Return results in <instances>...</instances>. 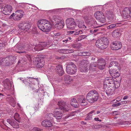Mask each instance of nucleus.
<instances>
[{
	"label": "nucleus",
	"mask_w": 131,
	"mask_h": 131,
	"mask_svg": "<svg viewBox=\"0 0 131 131\" xmlns=\"http://www.w3.org/2000/svg\"><path fill=\"white\" fill-rule=\"evenodd\" d=\"M119 82L114 81L113 79L111 77L106 78L104 82V89L107 94L109 95L112 94L115 89L119 86Z\"/></svg>",
	"instance_id": "f257e3e1"
},
{
	"label": "nucleus",
	"mask_w": 131,
	"mask_h": 131,
	"mask_svg": "<svg viewBox=\"0 0 131 131\" xmlns=\"http://www.w3.org/2000/svg\"><path fill=\"white\" fill-rule=\"evenodd\" d=\"M50 24V22L47 20L42 19L38 21L37 25L39 28L43 31L49 32L51 28Z\"/></svg>",
	"instance_id": "f03ea898"
},
{
	"label": "nucleus",
	"mask_w": 131,
	"mask_h": 131,
	"mask_svg": "<svg viewBox=\"0 0 131 131\" xmlns=\"http://www.w3.org/2000/svg\"><path fill=\"white\" fill-rule=\"evenodd\" d=\"M109 42L108 39L105 37L101 38L96 41L95 44L96 46L101 49L106 48L108 46Z\"/></svg>",
	"instance_id": "7ed1b4c3"
},
{
	"label": "nucleus",
	"mask_w": 131,
	"mask_h": 131,
	"mask_svg": "<svg viewBox=\"0 0 131 131\" xmlns=\"http://www.w3.org/2000/svg\"><path fill=\"white\" fill-rule=\"evenodd\" d=\"M98 95L96 91L92 90L87 94L86 99L90 103H93L98 99Z\"/></svg>",
	"instance_id": "20e7f679"
},
{
	"label": "nucleus",
	"mask_w": 131,
	"mask_h": 131,
	"mask_svg": "<svg viewBox=\"0 0 131 131\" xmlns=\"http://www.w3.org/2000/svg\"><path fill=\"white\" fill-rule=\"evenodd\" d=\"M76 70L75 65L72 63H70L66 67V71L68 74H74L76 72Z\"/></svg>",
	"instance_id": "39448f33"
},
{
	"label": "nucleus",
	"mask_w": 131,
	"mask_h": 131,
	"mask_svg": "<svg viewBox=\"0 0 131 131\" xmlns=\"http://www.w3.org/2000/svg\"><path fill=\"white\" fill-rule=\"evenodd\" d=\"M66 24L67 28L71 29H73L76 26L74 20L72 18L67 19L66 21Z\"/></svg>",
	"instance_id": "423d86ee"
},
{
	"label": "nucleus",
	"mask_w": 131,
	"mask_h": 131,
	"mask_svg": "<svg viewBox=\"0 0 131 131\" xmlns=\"http://www.w3.org/2000/svg\"><path fill=\"white\" fill-rule=\"evenodd\" d=\"M94 15L96 19L98 20L99 21L103 23L105 22V17L102 12L100 11L97 12L94 14Z\"/></svg>",
	"instance_id": "0eeeda50"
},
{
	"label": "nucleus",
	"mask_w": 131,
	"mask_h": 131,
	"mask_svg": "<svg viewBox=\"0 0 131 131\" xmlns=\"http://www.w3.org/2000/svg\"><path fill=\"white\" fill-rule=\"evenodd\" d=\"M118 70V67L114 65L111 69H110L109 72L110 74L113 77L116 78L118 77L120 75L117 71Z\"/></svg>",
	"instance_id": "6e6552de"
},
{
	"label": "nucleus",
	"mask_w": 131,
	"mask_h": 131,
	"mask_svg": "<svg viewBox=\"0 0 131 131\" xmlns=\"http://www.w3.org/2000/svg\"><path fill=\"white\" fill-rule=\"evenodd\" d=\"M18 27L19 30L22 31L21 32H25L26 31L29 29L30 25L29 23L22 22L19 24Z\"/></svg>",
	"instance_id": "1a4fd4ad"
},
{
	"label": "nucleus",
	"mask_w": 131,
	"mask_h": 131,
	"mask_svg": "<svg viewBox=\"0 0 131 131\" xmlns=\"http://www.w3.org/2000/svg\"><path fill=\"white\" fill-rule=\"evenodd\" d=\"M123 16L125 19L131 18V7L125 8L123 11Z\"/></svg>",
	"instance_id": "9d476101"
},
{
	"label": "nucleus",
	"mask_w": 131,
	"mask_h": 131,
	"mask_svg": "<svg viewBox=\"0 0 131 131\" xmlns=\"http://www.w3.org/2000/svg\"><path fill=\"white\" fill-rule=\"evenodd\" d=\"M58 105L59 107V108L61 109V110H62L64 111V112H68L70 110L69 107L65 104V103L62 101L59 102Z\"/></svg>",
	"instance_id": "9b49d317"
},
{
	"label": "nucleus",
	"mask_w": 131,
	"mask_h": 131,
	"mask_svg": "<svg viewBox=\"0 0 131 131\" xmlns=\"http://www.w3.org/2000/svg\"><path fill=\"white\" fill-rule=\"evenodd\" d=\"M121 43L119 41L113 42L111 44V48L113 50H116L120 49L122 47Z\"/></svg>",
	"instance_id": "f8f14e48"
},
{
	"label": "nucleus",
	"mask_w": 131,
	"mask_h": 131,
	"mask_svg": "<svg viewBox=\"0 0 131 131\" xmlns=\"http://www.w3.org/2000/svg\"><path fill=\"white\" fill-rule=\"evenodd\" d=\"M15 16L13 18L14 20H19L22 17L24 12L21 10H17L15 12Z\"/></svg>",
	"instance_id": "ddd939ff"
},
{
	"label": "nucleus",
	"mask_w": 131,
	"mask_h": 131,
	"mask_svg": "<svg viewBox=\"0 0 131 131\" xmlns=\"http://www.w3.org/2000/svg\"><path fill=\"white\" fill-rule=\"evenodd\" d=\"M12 9V7L10 5H5L3 9V13L5 15H8L11 13Z\"/></svg>",
	"instance_id": "4468645a"
},
{
	"label": "nucleus",
	"mask_w": 131,
	"mask_h": 131,
	"mask_svg": "<svg viewBox=\"0 0 131 131\" xmlns=\"http://www.w3.org/2000/svg\"><path fill=\"white\" fill-rule=\"evenodd\" d=\"M83 62L85 63L83 64V66L80 67L79 69L81 72H87L89 69V66L88 61L85 60H83Z\"/></svg>",
	"instance_id": "2eb2a0df"
},
{
	"label": "nucleus",
	"mask_w": 131,
	"mask_h": 131,
	"mask_svg": "<svg viewBox=\"0 0 131 131\" xmlns=\"http://www.w3.org/2000/svg\"><path fill=\"white\" fill-rule=\"evenodd\" d=\"M47 45L46 43L45 42L41 43L40 44L36 46L34 48V49L36 51H40L43 50V48L46 47Z\"/></svg>",
	"instance_id": "dca6fc26"
},
{
	"label": "nucleus",
	"mask_w": 131,
	"mask_h": 131,
	"mask_svg": "<svg viewBox=\"0 0 131 131\" xmlns=\"http://www.w3.org/2000/svg\"><path fill=\"white\" fill-rule=\"evenodd\" d=\"M60 111L59 109L55 110L54 112V116L57 119L61 118L62 116V114Z\"/></svg>",
	"instance_id": "f3484780"
},
{
	"label": "nucleus",
	"mask_w": 131,
	"mask_h": 131,
	"mask_svg": "<svg viewBox=\"0 0 131 131\" xmlns=\"http://www.w3.org/2000/svg\"><path fill=\"white\" fill-rule=\"evenodd\" d=\"M56 71L59 75H62L64 73V71L61 65H58L56 69Z\"/></svg>",
	"instance_id": "a211bd4d"
},
{
	"label": "nucleus",
	"mask_w": 131,
	"mask_h": 131,
	"mask_svg": "<svg viewBox=\"0 0 131 131\" xmlns=\"http://www.w3.org/2000/svg\"><path fill=\"white\" fill-rule=\"evenodd\" d=\"M65 24L64 21L59 20V21L56 23L55 25L56 28L59 29L63 27Z\"/></svg>",
	"instance_id": "6ab92c4d"
},
{
	"label": "nucleus",
	"mask_w": 131,
	"mask_h": 131,
	"mask_svg": "<svg viewBox=\"0 0 131 131\" xmlns=\"http://www.w3.org/2000/svg\"><path fill=\"white\" fill-rule=\"evenodd\" d=\"M3 86L6 89H9L12 86L11 82L10 83L8 79H6L3 81Z\"/></svg>",
	"instance_id": "aec40b11"
},
{
	"label": "nucleus",
	"mask_w": 131,
	"mask_h": 131,
	"mask_svg": "<svg viewBox=\"0 0 131 131\" xmlns=\"http://www.w3.org/2000/svg\"><path fill=\"white\" fill-rule=\"evenodd\" d=\"M7 121L13 128H19L18 123H16V121L14 122L12 121H11L9 119H7Z\"/></svg>",
	"instance_id": "412c9836"
},
{
	"label": "nucleus",
	"mask_w": 131,
	"mask_h": 131,
	"mask_svg": "<svg viewBox=\"0 0 131 131\" xmlns=\"http://www.w3.org/2000/svg\"><path fill=\"white\" fill-rule=\"evenodd\" d=\"M41 124L43 126L45 127H50L52 126L51 122H50L47 119L43 121Z\"/></svg>",
	"instance_id": "4be33fe9"
},
{
	"label": "nucleus",
	"mask_w": 131,
	"mask_h": 131,
	"mask_svg": "<svg viewBox=\"0 0 131 131\" xmlns=\"http://www.w3.org/2000/svg\"><path fill=\"white\" fill-rule=\"evenodd\" d=\"M64 81L66 83L69 84L72 81L71 78L69 75H66L64 76Z\"/></svg>",
	"instance_id": "5701e85b"
},
{
	"label": "nucleus",
	"mask_w": 131,
	"mask_h": 131,
	"mask_svg": "<svg viewBox=\"0 0 131 131\" xmlns=\"http://www.w3.org/2000/svg\"><path fill=\"white\" fill-rule=\"evenodd\" d=\"M35 62L37 64V66L39 67H42L44 64V62L43 61H41L39 59L37 60V58H36Z\"/></svg>",
	"instance_id": "b1692460"
},
{
	"label": "nucleus",
	"mask_w": 131,
	"mask_h": 131,
	"mask_svg": "<svg viewBox=\"0 0 131 131\" xmlns=\"http://www.w3.org/2000/svg\"><path fill=\"white\" fill-rule=\"evenodd\" d=\"M61 17L57 16H53L52 18H51V21L53 23L55 22L56 23L60 20Z\"/></svg>",
	"instance_id": "393cba45"
},
{
	"label": "nucleus",
	"mask_w": 131,
	"mask_h": 131,
	"mask_svg": "<svg viewBox=\"0 0 131 131\" xmlns=\"http://www.w3.org/2000/svg\"><path fill=\"white\" fill-rule=\"evenodd\" d=\"M70 103L72 106L74 107L77 108L79 104L77 100L74 98L71 100Z\"/></svg>",
	"instance_id": "a878e982"
},
{
	"label": "nucleus",
	"mask_w": 131,
	"mask_h": 131,
	"mask_svg": "<svg viewBox=\"0 0 131 131\" xmlns=\"http://www.w3.org/2000/svg\"><path fill=\"white\" fill-rule=\"evenodd\" d=\"M90 26H92L94 27H98L101 26L97 24V22L94 19L91 20V22H90Z\"/></svg>",
	"instance_id": "bb28decb"
},
{
	"label": "nucleus",
	"mask_w": 131,
	"mask_h": 131,
	"mask_svg": "<svg viewBox=\"0 0 131 131\" xmlns=\"http://www.w3.org/2000/svg\"><path fill=\"white\" fill-rule=\"evenodd\" d=\"M84 24V22L82 20L78 21L77 23L79 28H86V27Z\"/></svg>",
	"instance_id": "cd10ccee"
},
{
	"label": "nucleus",
	"mask_w": 131,
	"mask_h": 131,
	"mask_svg": "<svg viewBox=\"0 0 131 131\" xmlns=\"http://www.w3.org/2000/svg\"><path fill=\"white\" fill-rule=\"evenodd\" d=\"M95 62L92 63L90 64V66L89 69L91 71H95L96 68V65L97 64Z\"/></svg>",
	"instance_id": "c85d7f7f"
},
{
	"label": "nucleus",
	"mask_w": 131,
	"mask_h": 131,
	"mask_svg": "<svg viewBox=\"0 0 131 131\" xmlns=\"http://www.w3.org/2000/svg\"><path fill=\"white\" fill-rule=\"evenodd\" d=\"M79 101L81 106H85L87 105L86 100L85 99L82 98L81 100H79Z\"/></svg>",
	"instance_id": "c756f323"
},
{
	"label": "nucleus",
	"mask_w": 131,
	"mask_h": 131,
	"mask_svg": "<svg viewBox=\"0 0 131 131\" xmlns=\"http://www.w3.org/2000/svg\"><path fill=\"white\" fill-rule=\"evenodd\" d=\"M96 114V113L93 111L90 112L88 114L86 118L87 119H90L92 118V116Z\"/></svg>",
	"instance_id": "7c9ffc66"
},
{
	"label": "nucleus",
	"mask_w": 131,
	"mask_h": 131,
	"mask_svg": "<svg viewBox=\"0 0 131 131\" xmlns=\"http://www.w3.org/2000/svg\"><path fill=\"white\" fill-rule=\"evenodd\" d=\"M97 65H100V64H105V60L103 58H100L98 59L97 60Z\"/></svg>",
	"instance_id": "2f4dec72"
},
{
	"label": "nucleus",
	"mask_w": 131,
	"mask_h": 131,
	"mask_svg": "<svg viewBox=\"0 0 131 131\" xmlns=\"http://www.w3.org/2000/svg\"><path fill=\"white\" fill-rule=\"evenodd\" d=\"M15 119L17 121H18L19 122H20L19 121V114L17 113H16L14 115V116Z\"/></svg>",
	"instance_id": "473e14b6"
},
{
	"label": "nucleus",
	"mask_w": 131,
	"mask_h": 131,
	"mask_svg": "<svg viewBox=\"0 0 131 131\" xmlns=\"http://www.w3.org/2000/svg\"><path fill=\"white\" fill-rule=\"evenodd\" d=\"M120 33H112V35L114 38H116L119 37L121 36Z\"/></svg>",
	"instance_id": "72a5a7b5"
},
{
	"label": "nucleus",
	"mask_w": 131,
	"mask_h": 131,
	"mask_svg": "<svg viewBox=\"0 0 131 131\" xmlns=\"http://www.w3.org/2000/svg\"><path fill=\"white\" fill-rule=\"evenodd\" d=\"M105 64H100V65H97L98 68L100 69H103L104 68Z\"/></svg>",
	"instance_id": "f704fd0d"
},
{
	"label": "nucleus",
	"mask_w": 131,
	"mask_h": 131,
	"mask_svg": "<svg viewBox=\"0 0 131 131\" xmlns=\"http://www.w3.org/2000/svg\"><path fill=\"white\" fill-rule=\"evenodd\" d=\"M118 23H116L115 24H113L110 25L107 27L108 29L110 28H112L116 26V24H118Z\"/></svg>",
	"instance_id": "c9c22d12"
},
{
	"label": "nucleus",
	"mask_w": 131,
	"mask_h": 131,
	"mask_svg": "<svg viewBox=\"0 0 131 131\" xmlns=\"http://www.w3.org/2000/svg\"><path fill=\"white\" fill-rule=\"evenodd\" d=\"M121 104V102H118L117 103L113 104L112 106L113 107H117L120 105Z\"/></svg>",
	"instance_id": "e433bc0d"
},
{
	"label": "nucleus",
	"mask_w": 131,
	"mask_h": 131,
	"mask_svg": "<svg viewBox=\"0 0 131 131\" xmlns=\"http://www.w3.org/2000/svg\"><path fill=\"white\" fill-rule=\"evenodd\" d=\"M5 62V65L6 66H8L10 64L9 60H6L5 62L4 61V63Z\"/></svg>",
	"instance_id": "4c0bfd02"
},
{
	"label": "nucleus",
	"mask_w": 131,
	"mask_h": 131,
	"mask_svg": "<svg viewBox=\"0 0 131 131\" xmlns=\"http://www.w3.org/2000/svg\"><path fill=\"white\" fill-rule=\"evenodd\" d=\"M126 3H124L123 4L125 5H128L130 2L131 0H124Z\"/></svg>",
	"instance_id": "58836bf2"
},
{
	"label": "nucleus",
	"mask_w": 131,
	"mask_h": 131,
	"mask_svg": "<svg viewBox=\"0 0 131 131\" xmlns=\"http://www.w3.org/2000/svg\"><path fill=\"white\" fill-rule=\"evenodd\" d=\"M98 30V29H93L92 30H90V31L91 33H93V32H97Z\"/></svg>",
	"instance_id": "ea45409f"
},
{
	"label": "nucleus",
	"mask_w": 131,
	"mask_h": 131,
	"mask_svg": "<svg viewBox=\"0 0 131 131\" xmlns=\"http://www.w3.org/2000/svg\"><path fill=\"white\" fill-rule=\"evenodd\" d=\"M63 50H65L67 51L66 52H70L71 50H67V49H64V50H61V52L62 53H64V51H63Z\"/></svg>",
	"instance_id": "a19ab883"
},
{
	"label": "nucleus",
	"mask_w": 131,
	"mask_h": 131,
	"mask_svg": "<svg viewBox=\"0 0 131 131\" xmlns=\"http://www.w3.org/2000/svg\"><path fill=\"white\" fill-rule=\"evenodd\" d=\"M122 97L121 96H118L116 98V101H120L122 99Z\"/></svg>",
	"instance_id": "79ce46f5"
},
{
	"label": "nucleus",
	"mask_w": 131,
	"mask_h": 131,
	"mask_svg": "<svg viewBox=\"0 0 131 131\" xmlns=\"http://www.w3.org/2000/svg\"><path fill=\"white\" fill-rule=\"evenodd\" d=\"M86 37V36L85 35H82L80 36L79 38V39H80V40L83 39L85 37Z\"/></svg>",
	"instance_id": "37998d69"
},
{
	"label": "nucleus",
	"mask_w": 131,
	"mask_h": 131,
	"mask_svg": "<svg viewBox=\"0 0 131 131\" xmlns=\"http://www.w3.org/2000/svg\"><path fill=\"white\" fill-rule=\"evenodd\" d=\"M33 130H34L35 131H40V129L36 127H34L33 129Z\"/></svg>",
	"instance_id": "c03bdc74"
},
{
	"label": "nucleus",
	"mask_w": 131,
	"mask_h": 131,
	"mask_svg": "<svg viewBox=\"0 0 131 131\" xmlns=\"http://www.w3.org/2000/svg\"><path fill=\"white\" fill-rule=\"evenodd\" d=\"M121 104H124L127 103V101H123L121 102Z\"/></svg>",
	"instance_id": "a18cd8bd"
},
{
	"label": "nucleus",
	"mask_w": 131,
	"mask_h": 131,
	"mask_svg": "<svg viewBox=\"0 0 131 131\" xmlns=\"http://www.w3.org/2000/svg\"><path fill=\"white\" fill-rule=\"evenodd\" d=\"M94 120L95 121H99L100 122H101V120H99V118L98 117H96L94 118Z\"/></svg>",
	"instance_id": "49530a36"
},
{
	"label": "nucleus",
	"mask_w": 131,
	"mask_h": 131,
	"mask_svg": "<svg viewBox=\"0 0 131 131\" xmlns=\"http://www.w3.org/2000/svg\"><path fill=\"white\" fill-rule=\"evenodd\" d=\"M89 7H86V8L84 9L83 10L84 12L88 11L89 10Z\"/></svg>",
	"instance_id": "de8ad7c7"
},
{
	"label": "nucleus",
	"mask_w": 131,
	"mask_h": 131,
	"mask_svg": "<svg viewBox=\"0 0 131 131\" xmlns=\"http://www.w3.org/2000/svg\"><path fill=\"white\" fill-rule=\"evenodd\" d=\"M15 13H13L9 17V18H11L13 17Z\"/></svg>",
	"instance_id": "09e8293b"
},
{
	"label": "nucleus",
	"mask_w": 131,
	"mask_h": 131,
	"mask_svg": "<svg viewBox=\"0 0 131 131\" xmlns=\"http://www.w3.org/2000/svg\"><path fill=\"white\" fill-rule=\"evenodd\" d=\"M128 98V96H124L123 97V99L124 100L127 99Z\"/></svg>",
	"instance_id": "8fccbe9b"
},
{
	"label": "nucleus",
	"mask_w": 131,
	"mask_h": 131,
	"mask_svg": "<svg viewBox=\"0 0 131 131\" xmlns=\"http://www.w3.org/2000/svg\"><path fill=\"white\" fill-rule=\"evenodd\" d=\"M86 56H90V55L91 54L89 52H86Z\"/></svg>",
	"instance_id": "3c124183"
},
{
	"label": "nucleus",
	"mask_w": 131,
	"mask_h": 131,
	"mask_svg": "<svg viewBox=\"0 0 131 131\" xmlns=\"http://www.w3.org/2000/svg\"><path fill=\"white\" fill-rule=\"evenodd\" d=\"M82 52H80L78 54V55L80 56H82Z\"/></svg>",
	"instance_id": "603ef678"
},
{
	"label": "nucleus",
	"mask_w": 131,
	"mask_h": 131,
	"mask_svg": "<svg viewBox=\"0 0 131 131\" xmlns=\"http://www.w3.org/2000/svg\"><path fill=\"white\" fill-rule=\"evenodd\" d=\"M28 79H29V81H32V80H34V79H33L32 78H28Z\"/></svg>",
	"instance_id": "864d4df0"
},
{
	"label": "nucleus",
	"mask_w": 131,
	"mask_h": 131,
	"mask_svg": "<svg viewBox=\"0 0 131 131\" xmlns=\"http://www.w3.org/2000/svg\"><path fill=\"white\" fill-rule=\"evenodd\" d=\"M86 52H82V55L83 56H86Z\"/></svg>",
	"instance_id": "5fc2aeb1"
},
{
	"label": "nucleus",
	"mask_w": 131,
	"mask_h": 131,
	"mask_svg": "<svg viewBox=\"0 0 131 131\" xmlns=\"http://www.w3.org/2000/svg\"><path fill=\"white\" fill-rule=\"evenodd\" d=\"M74 32V31H67V33H73V32Z\"/></svg>",
	"instance_id": "6e6d98bb"
},
{
	"label": "nucleus",
	"mask_w": 131,
	"mask_h": 131,
	"mask_svg": "<svg viewBox=\"0 0 131 131\" xmlns=\"http://www.w3.org/2000/svg\"><path fill=\"white\" fill-rule=\"evenodd\" d=\"M114 63V62H112L111 63H110V65H109V67H111V66H112V64Z\"/></svg>",
	"instance_id": "4d7b16f0"
},
{
	"label": "nucleus",
	"mask_w": 131,
	"mask_h": 131,
	"mask_svg": "<svg viewBox=\"0 0 131 131\" xmlns=\"http://www.w3.org/2000/svg\"><path fill=\"white\" fill-rule=\"evenodd\" d=\"M56 34H55V36H59L60 35V33H56Z\"/></svg>",
	"instance_id": "13d9d810"
},
{
	"label": "nucleus",
	"mask_w": 131,
	"mask_h": 131,
	"mask_svg": "<svg viewBox=\"0 0 131 131\" xmlns=\"http://www.w3.org/2000/svg\"><path fill=\"white\" fill-rule=\"evenodd\" d=\"M15 102H14V103H13V105H12V106L13 107H14L15 106Z\"/></svg>",
	"instance_id": "bf43d9fd"
},
{
	"label": "nucleus",
	"mask_w": 131,
	"mask_h": 131,
	"mask_svg": "<svg viewBox=\"0 0 131 131\" xmlns=\"http://www.w3.org/2000/svg\"><path fill=\"white\" fill-rule=\"evenodd\" d=\"M81 31L82 32H84L83 31H83H82V30H79V31L78 32H76L75 33H78V32H80V31Z\"/></svg>",
	"instance_id": "052dcab7"
},
{
	"label": "nucleus",
	"mask_w": 131,
	"mask_h": 131,
	"mask_svg": "<svg viewBox=\"0 0 131 131\" xmlns=\"http://www.w3.org/2000/svg\"><path fill=\"white\" fill-rule=\"evenodd\" d=\"M24 52H18L19 53H23Z\"/></svg>",
	"instance_id": "680f3d73"
},
{
	"label": "nucleus",
	"mask_w": 131,
	"mask_h": 131,
	"mask_svg": "<svg viewBox=\"0 0 131 131\" xmlns=\"http://www.w3.org/2000/svg\"><path fill=\"white\" fill-rule=\"evenodd\" d=\"M68 39H67L66 40H63V42H65V41H66V42H67V41H68Z\"/></svg>",
	"instance_id": "e2e57ef3"
},
{
	"label": "nucleus",
	"mask_w": 131,
	"mask_h": 131,
	"mask_svg": "<svg viewBox=\"0 0 131 131\" xmlns=\"http://www.w3.org/2000/svg\"><path fill=\"white\" fill-rule=\"evenodd\" d=\"M100 113V112L99 111H97L96 113V114H99Z\"/></svg>",
	"instance_id": "0e129e2a"
},
{
	"label": "nucleus",
	"mask_w": 131,
	"mask_h": 131,
	"mask_svg": "<svg viewBox=\"0 0 131 131\" xmlns=\"http://www.w3.org/2000/svg\"><path fill=\"white\" fill-rule=\"evenodd\" d=\"M4 0H0V2H3Z\"/></svg>",
	"instance_id": "69168bd1"
},
{
	"label": "nucleus",
	"mask_w": 131,
	"mask_h": 131,
	"mask_svg": "<svg viewBox=\"0 0 131 131\" xmlns=\"http://www.w3.org/2000/svg\"><path fill=\"white\" fill-rule=\"evenodd\" d=\"M34 30H35L36 31L35 32V33H38V32L37 30H36V29H34Z\"/></svg>",
	"instance_id": "338daca9"
},
{
	"label": "nucleus",
	"mask_w": 131,
	"mask_h": 131,
	"mask_svg": "<svg viewBox=\"0 0 131 131\" xmlns=\"http://www.w3.org/2000/svg\"><path fill=\"white\" fill-rule=\"evenodd\" d=\"M81 123L84 124H85V123H84L83 122H82Z\"/></svg>",
	"instance_id": "774afa93"
}]
</instances>
